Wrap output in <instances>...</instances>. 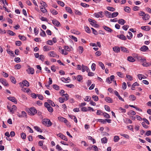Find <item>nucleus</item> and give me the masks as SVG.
Instances as JSON below:
<instances>
[{"mask_svg":"<svg viewBox=\"0 0 151 151\" xmlns=\"http://www.w3.org/2000/svg\"><path fill=\"white\" fill-rule=\"evenodd\" d=\"M26 110L28 114L31 116H34L37 113V111L34 107L27 109Z\"/></svg>","mask_w":151,"mask_h":151,"instance_id":"nucleus-1","label":"nucleus"},{"mask_svg":"<svg viewBox=\"0 0 151 151\" xmlns=\"http://www.w3.org/2000/svg\"><path fill=\"white\" fill-rule=\"evenodd\" d=\"M7 109L12 114L14 113V112L16 111L17 108L16 106L14 105H13L12 107H11L10 105H8L7 106Z\"/></svg>","mask_w":151,"mask_h":151,"instance_id":"nucleus-2","label":"nucleus"},{"mask_svg":"<svg viewBox=\"0 0 151 151\" xmlns=\"http://www.w3.org/2000/svg\"><path fill=\"white\" fill-rule=\"evenodd\" d=\"M42 123L44 124H47V126L49 127L52 125V123L50 122V120L47 119H44L43 120Z\"/></svg>","mask_w":151,"mask_h":151,"instance_id":"nucleus-3","label":"nucleus"},{"mask_svg":"<svg viewBox=\"0 0 151 151\" xmlns=\"http://www.w3.org/2000/svg\"><path fill=\"white\" fill-rule=\"evenodd\" d=\"M48 55L51 57L56 58H58L59 57V56L58 55H57L53 51H51L49 52L48 53Z\"/></svg>","mask_w":151,"mask_h":151,"instance_id":"nucleus-4","label":"nucleus"},{"mask_svg":"<svg viewBox=\"0 0 151 151\" xmlns=\"http://www.w3.org/2000/svg\"><path fill=\"white\" fill-rule=\"evenodd\" d=\"M21 87H23L24 86L26 87H29V84L28 81L26 80H24L22 82V83H19Z\"/></svg>","mask_w":151,"mask_h":151,"instance_id":"nucleus-5","label":"nucleus"},{"mask_svg":"<svg viewBox=\"0 0 151 151\" xmlns=\"http://www.w3.org/2000/svg\"><path fill=\"white\" fill-rule=\"evenodd\" d=\"M88 21L90 22V24L93 26L95 27H97L98 26V24H96V22L95 20L89 18L88 19Z\"/></svg>","mask_w":151,"mask_h":151,"instance_id":"nucleus-6","label":"nucleus"},{"mask_svg":"<svg viewBox=\"0 0 151 151\" xmlns=\"http://www.w3.org/2000/svg\"><path fill=\"white\" fill-rule=\"evenodd\" d=\"M114 78V75H111L110 77H108L106 79V81L108 82L109 84L111 83L112 81H113Z\"/></svg>","mask_w":151,"mask_h":151,"instance_id":"nucleus-7","label":"nucleus"},{"mask_svg":"<svg viewBox=\"0 0 151 151\" xmlns=\"http://www.w3.org/2000/svg\"><path fill=\"white\" fill-rule=\"evenodd\" d=\"M45 106L46 107L48 111L50 112H52L53 111V109L52 108L50 104H44Z\"/></svg>","mask_w":151,"mask_h":151,"instance_id":"nucleus-8","label":"nucleus"},{"mask_svg":"<svg viewBox=\"0 0 151 151\" xmlns=\"http://www.w3.org/2000/svg\"><path fill=\"white\" fill-rule=\"evenodd\" d=\"M58 119L61 122H63L66 124H67L68 122V120L64 117L59 116L58 117Z\"/></svg>","mask_w":151,"mask_h":151,"instance_id":"nucleus-9","label":"nucleus"},{"mask_svg":"<svg viewBox=\"0 0 151 151\" xmlns=\"http://www.w3.org/2000/svg\"><path fill=\"white\" fill-rule=\"evenodd\" d=\"M27 73L29 74H33L34 73V70L32 68H29L27 70Z\"/></svg>","mask_w":151,"mask_h":151,"instance_id":"nucleus-10","label":"nucleus"},{"mask_svg":"<svg viewBox=\"0 0 151 151\" xmlns=\"http://www.w3.org/2000/svg\"><path fill=\"white\" fill-rule=\"evenodd\" d=\"M136 58L137 60L140 61V62H143L146 61V60L145 58H143L142 57L140 56H137Z\"/></svg>","mask_w":151,"mask_h":151,"instance_id":"nucleus-11","label":"nucleus"},{"mask_svg":"<svg viewBox=\"0 0 151 151\" xmlns=\"http://www.w3.org/2000/svg\"><path fill=\"white\" fill-rule=\"evenodd\" d=\"M52 23L54 25L57 27H60V23L56 19L53 20H52Z\"/></svg>","mask_w":151,"mask_h":151,"instance_id":"nucleus-12","label":"nucleus"},{"mask_svg":"<svg viewBox=\"0 0 151 151\" xmlns=\"http://www.w3.org/2000/svg\"><path fill=\"white\" fill-rule=\"evenodd\" d=\"M7 98L9 100L14 102L15 104H17V102L16 99L14 97L10 96L8 97Z\"/></svg>","mask_w":151,"mask_h":151,"instance_id":"nucleus-13","label":"nucleus"},{"mask_svg":"<svg viewBox=\"0 0 151 151\" xmlns=\"http://www.w3.org/2000/svg\"><path fill=\"white\" fill-rule=\"evenodd\" d=\"M57 135L63 139L65 141H68V139L65 136L63 135L62 134L59 133L58 134H57Z\"/></svg>","mask_w":151,"mask_h":151,"instance_id":"nucleus-14","label":"nucleus"},{"mask_svg":"<svg viewBox=\"0 0 151 151\" xmlns=\"http://www.w3.org/2000/svg\"><path fill=\"white\" fill-rule=\"evenodd\" d=\"M103 27L106 31L108 32L111 33L113 32V30L111 29L106 26H103Z\"/></svg>","mask_w":151,"mask_h":151,"instance_id":"nucleus-15","label":"nucleus"},{"mask_svg":"<svg viewBox=\"0 0 151 151\" xmlns=\"http://www.w3.org/2000/svg\"><path fill=\"white\" fill-rule=\"evenodd\" d=\"M148 50V47L145 45H143L140 48V50L142 52H145Z\"/></svg>","mask_w":151,"mask_h":151,"instance_id":"nucleus-16","label":"nucleus"},{"mask_svg":"<svg viewBox=\"0 0 151 151\" xmlns=\"http://www.w3.org/2000/svg\"><path fill=\"white\" fill-rule=\"evenodd\" d=\"M113 50L116 53L119 52L120 51V48L118 46H115L113 47Z\"/></svg>","mask_w":151,"mask_h":151,"instance_id":"nucleus-17","label":"nucleus"},{"mask_svg":"<svg viewBox=\"0 0 151 151\" xmlns=\"http://www.w3.org/2000/svg\"><path fill=\"white\" fill-rule=\"evenodd\" d=\"M43 50L45 51H47L51 50V47L48 45H45L43 47Z\"/></svg>","mask_w":151,"mask_h":151,"instance_id":"nucleus-18","label":"nucleus"},{"mask_svg":"<svg viewBox=\"0 0 151 151\" xmlns=\"http://www.w3.org/2000/svg\"><path fill=\"white\" fill-rule=\"evenodd\" d=\"M141 29L146 31H148L150 29V27L148 26H142L141 27Z\"/></svg>","mask_w":151,"mask_h":151,"instance_id":"nucleus-19","label":"nucleus"},{"mask_svg":"<svg viewBox=\"0 0 151 151\" xmlns=\"http://www.w3.org/2000/svg\"><path fill=\"white\" fill-rule=\"evenodd\" d=\"M104 12L106 16L109 18H111V12L106 11H105Z\"/></svg>","mask_w":151,"mask_h":151,"instance_id":"nucleus-20","label":"nucleus"},{"mask_svg":"<svg viewBox=\"0 0 151 151\" xmlns=\"http://www.w3.org/2000/svg\"><path fill=\"white\" fill-rule=\"evenodd\" d=\"M150 17L149 15L148 14H145L142 17V19L145 20H148Z\"/></svg>","mask_w":151,"mask_h":151,"instance_id":"nucleus-21","label":"nucleus"},{"mask_svg":"<svg viewBox=\"0 0 151 151\" xmlns=\"http://www.w3.org/2000/svg\"><path fill=\"white\" fill-rule=\"evenodd\" d=\"M118 23L122 25H124L126 22V21L123 19H120L118 21Z\"/></svg>","mask_w":151,"mask_h":151,"instance_id":"nucleus-22","label":"nucleus"},{"mask_svg":"<svg viewBox=\"0 0 151 151\" xmlns=\"http://www.w3.org/2000/svg\"><path fill=\"white\" fill-rule=\"evenodd\" d=\"M117 37L123 40H126L127 39L126 37L123 35H118Z\"/></svg>","mask_w":151,"mask_h":151,"instance_id":"nucleus-23","label":"nucleus"},{"mask_svg":"<svg viewBox=\"0 0 151 151\" xmlns=\"http://www.w3.org/2000/svg\"><path fill=\"white\" fill-rule=\"evenodd\" d=\"M137 76L138 79L140 80H142V79L146 78L145 76H143L141 74H138Z\"/></svg>","mask_w":151,"mask_h":151,"instance_id":"nucleus-24","label":"nucleus"},{"mask_svg":"<svg viewBox=\"0 0 151 151\" xmlns=\"http://www.w3.org/2000/svg\"><path fill=\"white\" fill-rule=\"evenodd\" d=\"M22 115H21L20 116H19L20 117H25L26 118L27 117V113L24 111H22Z\"/></svg>","mask_w":151,"mask_h":151,"instance_id":"nucleus-25","label":"nucleus"},{"mask_svg":"<svg viewBox=\"0 0 151 151\" xmlns=\"http://www.w3.org/2000/svg\"><path fill=\"white\" fill-rule=\"evenodd\" d=\"M34 129L36 131H37L38 132H42L43 131L39 127L37 126H35L34 127Z\"/></svg>","mask_w":151,"mask_h":151,"instance_id":"nucleus-26","label":"nucleus"},{"mask_svg":"<svg viewBox=\"0 0 151 151\" xmlns=\"http://www.w3.org/2000/svg\"><path fill=\"white\" fill-rule=\"evenodd\" d=\"M127 60L129 62H133L135 61V59L132 56H129L127 57Z\"/></svg>","mask_w":151,"mask_h":151,"instance_id":"nucleus-27","label":"nucleus"},{"mask_svg":"<svg viewBox=\"0 0 151 151\" xmlns=\"http://www.w3.org/2000/svg\"><path fill=\"white\" fill-rule=\"evenodd\" d=\"M50 12L53 15H56L58 14V12L53 9H50Z\"/></svg>","mask_w":151,"mask_h":151,"instance_id":"nucleus-28","label":"nucleus"},{"mask_svg":"<svg viewBox=\"0 0 151 151\" xmlns=\"http://www.w3.org/2000/svg\"><path fill=\"white\" fill-rule=\"evenodd\" d=\"M81 67H82V69H81L82 71L83 72H84L85 71H86L87 69V68H88L87 67V66L84 65H83V64L81 66Z\"/></svg>","mask_w":151,"mask_h":151,"instance_id":"nucleus-29","label":"nucleus"},{"mask_svg":"<svg viewBox=\"0 0 151 151\" xmlns=\"http://www.w3.org/2000/svg\"><path fill=\"white\" fill-rule=\"evenodd\" d=\"M101 142L102 143H103L104 144L106 143L107 142V138L106 137H104V138H102L101 139Z\"/></svg>","mask_w":151,"mask_h":151,"instance_id":"nucleus-30","label":"nucleus"},{"mask_svg":"<svg viewBox=\"0 0 151 151\" xmlns=\"http://www.w3.org/2000/svg\"><path fill=\"white\" fill-rule=\"evenodd\" d=\"M76 78L78 81L79 82H81L83 79L82 76L81 75H78Z\"/></svg>","mask_w":151,"mask_h":151,"instance_id":"nucleus-31","label":"nucleus"},{"mask_svg":"<svg viewBox=\"0 0 151 151\" xmlns=\"http://www.w3.org/2000/svg\"><path fill=\"white\" fill-rule=\"evenodd\" d=\"M105 101L108 103H112V100L111 98L109 97H107L105 98Z\"/></svg>","mask_w":151,"mask_h":151,"instance_id":"nucleus-32","label":"nucleus"},{"mask_svg":"<svg viewBox=\"0 0 151 151\" xmlns=\"http://www.w3.org/2000/svg\"><path fill=\"white\" fill-rule=\"evenodd\" d=\"M121 50L122 51L124 52H126V53H128L129 52V50L127 49L126 48L122 47H121Z\"/></svg>","mask_w":151,"mask_h":151,"instance_id":"nucleus-33","label":"nucleus"},{"mask_svg":"<svg viewBox=\"0 0 151 151\" xmlns=\"http://www.w3.org/2000/svg\"><path fill=\"white\" fill-rule=\"evenodd\" d=\"M18 37L19 39L22 40H26V38L24 36H22L19 35Z\"/></svg>","mask_w":151,"mask_h":151,"instance_id":"nucleus-34","label":"nucleus"},{"mask_svg":"<svg viewBox=\"0 0 151 151\" xmlns=\"http://www.w3.org/2000/svg\"><path fill=\"white\" fill-rule=\"evenodd\" d=\"M45 7H42L40 6V8L41 12L43 13H45L47 12V9L45 8Z\"/></svg>","mask_w":151,"mask_h":151,"instance_id":"nucleus-35","label":"nucleus"},{"mask_svg":"<svg viewBox=\"0 0 151 151\" xmlns=\"http://www.w3.org/2000/svg\"><path fill=\"white\" fill-rule=\"evenodd\" d=\"M124 10L126 12L129 13L130 11V9L129 7L126 6L124 8Z\"/></svg>","mask_w":151,"mask_h":151,"instance_id":"nucleus-36","label":"nucleus"},{"mask_svg":"<svg viewBox=\"0 0 151 151\" xmlns=\"http://www.w3.org/2000/svg\"><path fill=\"white\" fill-rule=\"evenodd\" d=\"M102 114L106 118L109 119L110 118V117L109 115L106 112L103 113Z\"/></svg>","mask_w":151,"mask_h":151,"instance_id":"nucleus-37","label":"nucleus"},{"mask_svg":"<svg viewBox=\"0 0 151 151\" xmlns=\"http://www.w3.org/2000/svg\"><path fill=\"white\" fill-rule=\"evenodd\" d=\"M120 139L119 137L118 136H115L114 138V141L115 142H117Z\"/></svg>","mask_w":151,"mask_h":151,"instance_id":"nucleus-38","label":"nucleus"},{"mask_svg":"<svg viewBox=\"0 0 151 151\" xmlns=\"http://www.w3.org/2000/svg\"><path fill=\"white\" fill-rule=\"evenodd\" d=\"M107 9L108 10L114 12L115 11V8L110 6H108L107 7Z\"/></svg>","mask_w":151,"mask_h":151,"instance_id":"nucleus-39","label":"nucleus"},{"mask_svg":"<svg viewBox=\"0 0 151 151\" xmlns=\"http://www.w3.org/2000/svg\"><path fill=\"white\" fill-rule=\"evenodd\" d=\"M128 33L129 35H127V38L129 40H131V38H132V34L130 32H128Z\"/></svg>","mask_w":151,"mask_h":151,"instance_id":"nucleus-40","label":"nucleus"},{"mask_svg":"<svg viewBox=\"0 0 151 151\" xmlns=\"http://www.w3.org/2000/svg\"><path fill=\"white\" fill-rule=\"evenodd\" d=\"M8 33L10 35L14 36L16 35V34L14 32L12 31L9 30H8Z\"/></svg>","mask_w":151,"mask_h":151,"instance_id":"nucleus-41","label":"nucleus"},{"mask_svg":"<svg viewBox=\"0 0 151 151\" xmlns=\"http://www.w3.org/2000/svg\"><path fill=\"white\" fill-rule=\"evenodd\" d=\"M7 53L8 54L11 55V56H14V53L13 51H10L9 49H7L6 50Z\"/></svg>","mask_w":151,"mask_h":151,"instance_id":"nucleus-42","label":"nucleus"},{"mask_svg":"<svg viewBox=\"0 0 151 151\" xmlns=\"http://www.w3.org/2000/svg\"><path fill=\"white\" fill-rule=\"evenodd\" d=\"M10 78L11 81L12 83L15 84L16 83V81L14 77L11 76L10 77Z\"/></svg>","mask_w":151,"mask_h":151,"instance_id":"nucleus-43","label":"nucleus"},{"mask_svg":"<svg viewBox=\"0 0 151 151\" xmlns=\"http://www.w3.org/2000/svg\"><path fill=\"white\" fill-rule=\"evenodd\" d=\"M119 13L117 12H114L111 14V18H114L118 15Z\"/></svg>","mask_w":151,"mask_h":151,"instance_id":"nucleus-44","label":"nucleus"},{"mask_svg":"<svg viewBox=\"0 0 151 151\" xmlns=\"http://www.w3.org/2000/svg\"><path fill=\"white\" fill-rule=\"evenodd\" d=\"M142 65L144 66L147 67L150 66L151 65V63H144L142 64Z\"/></svg>","mask_w":151,"mask_h":151,"instance_id":"nucleus-45","label":"nucleus"},{"mask_svg":"<svg viewBox=\"0 0 151 151\" xmlns=\"http://www.w3.org/2000/svg\"><path fill=\"white\" fill-rule=\"evenodd\" d=\"M65 9L66 11L69 13L70 14H72V10L70 7H66Z\"/></svg>","mask_w":151,"mask_h":151,"instance_id":"nucleus-46","label":"nucleus"},{"mask_svg":"<svg viewBox=\"0 0 151 151\" xmlns=\"http://www.w3.org/2000/svg\"><path fill=\"white\" fill-rule=\"evenodd\" d=\"M85 31L88 33H90L91 32V31L90 28L87 26L85 27Z\"/></svg>","mask_w":151,"mask_h":151,"instance_id":"nucleus-47","label":"nucleus"},{"mask_svg":"<svg viewBox=\"0 0 151 151\" xmlns=\"http://www.w3.org/2000/svg\"><path fill=\"white\" fill-rule=\"evenodd\" d=\"M41 30L42 31V32L40 33V35L43 37L46 36V35L45 32L41 29Z\"/></svg>","mask_w":151,"mask_h":151,"instance_id":"nucleus-48","label":"nucleus"},{"mask_svg":"<svg viewBox=\"0 0 151 151\" xmlns=\"http://www.w3.org/2000/svg\"><path fill=\"white\" fill-rule=\"evenodd\" d=\"M99 65L101 68H102V69L104 70L105 69V67L104 64L101 62H99Z\"/></svg>","mask_w":151,"mask_h":151,"instance_id":"nucleus-49","label":"nucleus"},{"mask_svg":"<svg viewBox=\"0 0 151 151\" xmlns=\"http://www.w3.org/2000/svg\"><path fill=\"white\" fill-rule=\"evenodd\" d=\"M69 37H70V38L73 40L75 42L77 41V40H78L77 39L76 37H75L73 35H70V36H69Z\"/></svg>","mask_w":151,"mask_h":151,"instance_id":"nucleus-50","label":"nucleus"},{"mask_svg":"<svg viewBox=\"0 0 151 151\" xmlns=\"http://www.w3.org/2000/svg\"><path fill=\"white\" fill-rule=\"evenodd\" d=\"M105 119H98V122H101V123L105 124L106 123V121H105Z\"/></svg>","mask_w":151,"mask_h":151,"instance_id":"nucleus-51","label":"nucleus"},{"mask_svg":"<svg viewBox=\"0 0 151 151\" xmlns=\"http://www.w3.org/2000/svg\"><path fill=\"white\" fill-rule=\"evenodd\" d=\"M81 5L82 6L84 7H89V5L88 4H87L86 3H81Z\"/></svg>","mask_w":151,"mask_h":151,"instance_id":"nucleus-52","label":"nucleus"},{"mask_svg":"<svg viewBox=\"0 0 151 151\" xmlns=\"http://www.w3.org/2000/svg\"><path fill=\"white\" fill-rule=\"evenodd\" d=\"M145 137L146 136H149L151 135V131L149 130L147 131L146 133L145 134Z\"/></svg>","mask_w":151,"mask_h":151,"instance_id":"nucleus-53","label":"nucleus"},{"mask_svg":"<svg viewBox=\"0 0 151 151\" xmlns=\"http://www.w3.org/2000/svg\"><path fill=\"white\" fill-rule=\"evenodd\" d=\"M26 135L25 133L23 132H22L21 134V137L23 139H26Z\"/></svg>","mask_w":151,"mask_h":151,"instance_id":"nucleus-54","label":"nucleus"},{"mask_svg":"<svg viewBox=\"0 0 151 151\" xmlns=\"http://www.w3.org/2000/svg\"><path fill=\"white\" fill-rule=\"evenodd\" d=\"M81 110L82 111L84 112L87 111H88V107L87 108L85 107H83L81 108Z\"/></svg>","mask_w":151,"mask_h":151,"instance_id":"nucleus-55","label":"nucleus"},{"mask_svg":"<svg viewBox=\"0 0 151 151\" xmlns=\"http://www.w3.org/2000/svg\"><path fill=\"white\" fill-rule=\"evenodd\" d=\"M40 4L43 7H46L47 6V5L46 3L42 1L41 2Z\"/></svg>","mask_w":151,"mask_h":151,"instance_id":"nucleus-56","label":"nucleus"},{"mask_svg":"<svg viewBox=\"0 0 151 151\" xmlns=\"http://www.w3.org/2000/svg\"><path fill=\"white\" fill-rule=\"evenodd\" d=\"M57 3L59 4L60 5L62 6L63 7V6H64L65 5L64 3L63 2L61 1H57Z\"/></svg>","mask_w":151,"mask_h":151,"instance_id":"nucleus-57","label":"nucleus"},{"mask_svg":"<svg viewBox=\"0 0 151 151\" xmlns=\"http://www.w3.org/2000/svg\"><path fill=\"white\" fill-rule=\"evenodd\" d=\"M45 58V57L43 55H40L39 59L41 60L42 61H43Z\"/></svg>","mask_w":151,"mask_h":151,"instance_id":"nucleus-58","label":"nucleus"},{"mask_svg":"<svg viewBox=\"0 0 151 151\" xmlns=\"http://www.w3.org/2000/svg\"><path fill=\"white\" fill-rule=\"evenodd\" d=\"M104 108L107 111H111L110 108L108 105H105Z\"/></svg>","mask_w":151,"mask_h":151,"instance_id":"nucleus-59","label":"nucleus"},{"mask_svg":"<svg viewBox=\"0 0 151 151\" xmlns=\"http://www.w3.org/2000/svg\"><path fill=\"white\" fill-rule=\"evenodd\" d=\"M91 29L92 30V31L93 33L95 35H98V33L97 31L95 29H94L93 28H91Z\"/></svg>","mask_w":151,"mask_h":151,"instance_id":"nucleus-60","label":"nucleus"},{"mask_svg":"<svg viewBox=\"0 0 151 151\" xmlns=\"http://www.w3.org/2000/svg\"><path fill=\"white\" fill-rule=\"evenodd\" d=\"M93 16L97 18L101 17V15L98 13H95L93 14Z\"/></svg>","mask_w":151,"mask_h":151,"instance_id":"nucleus-61","label":"nucleus"},{"mask_svg":"<svg viewBox=\"0 0 151 151\" xmlns=\"http://www.w3.org/2000/svg\"><path fill=\"white\" fill-rule=\"evenodd\" d=\"M96 64L95 63H93L91 66V68L93 71H94L96 69Z\"/></svg>","mask_w":151,"mask_h":151,"instance_id":"nucleus-62","label":"nucleus"},{"mask_svg":"<svg viewBox=\"0 0 151 151\" xmlns=\"http://www.w3.org/2000/svg\"><path fill=\"white\" fill-rule=\"evenodd\" d=\"M22 44V42L20 41H17L15 42V45L17 46H19Z\"/></svg>","mask_w":151,"mask_h":151,"instance_id":"nucleus-63","label":"nucleus"},{"mask_svg":"<svg viewBox=\"0 0 151 151\" xmlns=\"http://www.w3.org/2000/svg\"><path fill=\"white\" fill-rule=\"evenodd\" d=\"M92 98L95 101H97L98 100V97L96 96H94L93 95L92 96Z\"/></svg>","mask_w":151,"mask_h":151,"instance_id":"nucleus-64","label":"nucleus"}]
</instances>
